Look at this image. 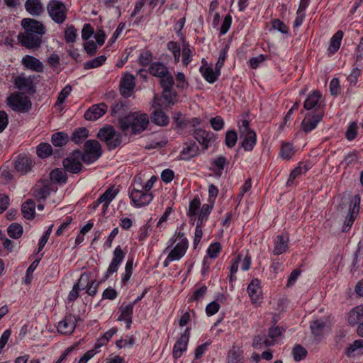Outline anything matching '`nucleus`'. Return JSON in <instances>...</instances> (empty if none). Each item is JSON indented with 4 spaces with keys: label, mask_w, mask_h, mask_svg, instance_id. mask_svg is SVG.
Here are the masks:
<instances>
[{
    "label": "nucleus",
    "mask_w": 363,
    "mask_h": 363,
    "mask_svg": "<svg viewBox=\"0 0 363 363\" xmlns=\"http://www.w3.org/2000/svg\"><path fill=\"white\" fill-rule=\"evenodd\" d=\"M23 233V227L21 224L13 223L10 224L7 228L9 236L13 239L20 238Z\"/></svg>",
    "instance_id": "43"
},
{
    "label": "nucleus",
    "mask_w": 363,
    "mask_h": 363,
    "mask_svg": "<svg viewBox=\"0 0 363 363\" xmlns=\"http://www.w3.org/2000/svg\"><path fill=\"white\" fill-rule=\"evenodd\" d=\"M213 170L216 174L220 175L225 167L228 166L229 162L224 156H219L211 161Z\"/></svg>",
    "instance_id": "39"
},
{
    "label": "nucleus",
    "mask_w": 363,
    "mask_h": 363,
    "mask_svg": "<svg viewBox=\"0 0 363 363\" xmlns=\"http://www.w3.org/2000/svg\"><path fill=\"white\" fill-rule=\"evenodd\" d=\"M199 69L202 73L203 78L211 84L214 83L220 74V70L218 71L216 69V71H213V69L210 67L204 68L201 66Z\"/></svg>",
    "instance_id": "35"
},
{
    "label": "nucleus",
    "mask_w": 363,
    "mask_h": 363,
    "mask_svg": "<svg viewBox=\"0 0 363 363\" xmlns=\"http://www.w3.org/2000/svg\"><path fill=\"white\" fill-rule=\"evenodd\" d=\"M17 39L18 43L23 47L37 50L38 49L42 44V36L37 35L34 33L26 32L24 30V33H20Z\"/></svg>",
    "instance_id": "8"
},
{
    "label": "nucleus",
    "mask_w": 363,
    "mask_h": 363,
    "mask_svg": "<svg viewBox=\"0 0 363 363\" xmlns=\"http://www.w3.org/2000/svg\"><path fill=\"white\" fill-rule=\"evenodd\" d=\"M326 323L322 319L315 320L310 323L311 334L315 337L317 342H319L323 335V331Z\"/></svg>",
    "instance_id": "27"
},
{
    "label": "nucleus",
    "mask_w": 363,
    "mask_h": 363,
    "mask_svg": "<svg viewBox=\"0 0 363 363\" xmlns=\"http://www.w3.org/2000/svg\"><path fill=\"white\" fill-rule=\"evenodd\" d=\"M135 77L131 74H126L120 83V91L123 96H129L135 87Z\"/></svg>",
    "instance_id": "23"
},
{
    "label": "nucleus",
    "mask_w": 363,
    "mask_h": 363,
    "mask_svg": "<svg viewBox=\"0 0 363 363\" xmlns=\"http://www.w3.org/2000/svg\"><path fill=\"white\" fill-rule=\"evenodd\" d=\"M7 104L14 111L27 113L32 106L30 99L23 93H17L10 95L7 98Z\"/></svg>",
    "instance_id": "5"
},
{
    "label": "nucleus",
    "mask_w": 363,
    "mask_h": 363,
    "mask_svg": "<svg viewBox=\"0 0 363 363\" xmlns=\"http://www.w3.org/2000/svg\"><path fill=\"white\" fill-rule=\"evenodd\" d=\"M69 140V136L65 132H57L52 134L51 138L52 143L55 147H62Z\"/></svg>",
    "instance_id": "38"
},
{
    "label": "nucleus",
    "mask_w": 363,
    "mask_h": 363,
    "mask_svg": "<svg viewBox=\"0 0 363 363\" xmlns=\"http://www.w3.org/2000/svg\"><path fill=\"white\" fill-rule=\"evenodd\" d=\"M324 116V111H318L316 113L308 112L301 122L302 130L308 133L315 129Z\"/></svg>",
    "instance_id": "11"
},
{
    "label": "nucleus",
    "mask_w": 363,
    "mask_h": 363,
    "mask_svg": "<svg viewBox=\"0 0 363 363\" xmlns=\"http://www.w3.org/2000/svg\"><path fill=\"white\" fill-rule=\"evenodd\" d=\"M343 37V32L342 30L337 31L330 38V45L328 51L330 54H335L340 48L341 41Z\"/></svg>",
    "instance_id": "34"
},
{
    "label": "nucleus",
    "mask_w": 363,
    "mask_h": 363,
    "mask_svg": "<svg viewBox=\"0 0 363 363\" xmlns=\"http://www.w3.org/2000/svg\"><path fill=\"white\" fill-rule=\"evenodd\" d=\"M272 28L278 30L281 33L287 34L289 28L281 20L276 18L272 21Z\"/></svg>",
    "instance_id": "63"
},
{
    "label": "nucleus",
    "mask_w": 363,
    "mask_h": 363,
    "mask_svg": "<svg viewBox=\"0 0 363 363\" xmlns=\"http://www.w3.org/2000/svg\"><path fill=\"white\" fill-rule=\"evenodd\" d=\"M79 319L78 315L72 313L67 314L65 318L58 323L57 332L63 335L72 334L76 328L77 320Z\"/></svg>",
    "instance_id": "12"
},
{
    "label": "nucleus",
    "mask_w": 363,
    "mask_h": 363,
    "mask_svg": "<svg viewBox=\"0 0 363 363\" xmlns=\"http://www.w3.org/2000/svg\"><path fill=\"white\" fill-rule=\"evenodd\" d=\"M289 238L288 235H278L274 241V247L273 249L274 255H279L285 252L289 247Z\"/></svg>",
    "instance_id": "26"
},
{
    "label": "nucleus",
    "mask_w": 363,
    "mask_h": 363,
    "mask_svg": "<svg viewBox=\"0 0 363 363\" xmlns=\"http://www.w3.org/2000/svg\"><path fill=\"white\" fill-rule=\"evenodd\" d=\"M129 194L134 205L138 207L149 204L153 199L152 193L146 191L140 186H135V183L133 184V190L130 191Z\"/></svg>",
    "instance_id": "7"
},
{
    "label": "nucleus",
    "mask_w": 363,
    "mask_h": 363,
    "mask_svg": "<svg viewBox=\"0 0 363 363\" xmlns=\"http://www.w3.org/2000/svg\"><path fill=\"white\" fill-rule=\"evenodd\" d=\"M159 101L160 99L157 97L154 98L153 106L155 109L152 112L151 120L152 123L157 125L166 126L168 125L169 119L166 113L159 108L160 106V104L158 102Z\"/></svg>",
    "instance_id": "17"
},
{
    "label": "nucleus",
    "mask_w": 363,
    "mask_h": 363,
    "mask_svg": "<svg viewBox=\"0 0 363 363\" xmlns=\"http://www.w3.org/2000/svg\"><path fill=\"white\" fill-rule=\"evenodd\" d=\"M322 95L319 91H313L308 95L303 103V107L306 110L316 113L318 111H323L320 101Z\"/></svg>",
    "instance_id": "15"
},
{
    "label": "nucleus",
    "mask_w": 363,
    "mask_h": 363,
    "mask_svg": "<svg viewBox=\"0 0 363 363\" xmlns=\"http://www.w3.org/2000/svg\"><path fill=\"white\" fill-rule=\"evenodd\" d=\"M167 48L172 53L174 63H178L180 61L182 51L179 43L173 40L169 41L167 44Z\"/></svg>",
    "instance_id": "44"
},
{
    "label": "nucleus",
    "mask_w": 363,
    "mask_h": 363,
    "mask_svg": "<svg viewBox=\"0 0 363 363\" xmlns=\"http://www.w3.org/2000/svg\"><path fill=\"white\" fill-rule=\"evenodd\" d=\"M185 145L180 153V160H189L199 155V148L195 142L186 143Z\"/></svg>",
    "instance_id": "24"
},
{
    "label": "nucleus",
    "mask_w": 363,
    "mask_h": 363,
    "mask_svg": "<svg viewBox=\"0 0 363 363\" xmlns=\"http://www.w3.org/2000/svg\"><path fill=\"white\" fill-rule=\"evenodd\" d=\"M238 140V135L235 130H228L225 133V145L229 147H233Z\"/></svg>",
    "instance_id": "55"
},
{
    "label": "nucleus",
    "mask_w": 363,
    "mask_h": 363,
    "mask_svg": "<svg viewBox=\"0 0 363 363\" xmlns=\"http://www.w3.org/2000/svg\"><path fill=\"white\" fill-rule=\"evenodd\" d=\"M89 284V276L87 273L84 272L81 274L78 281L74 285H78L79 290L86 289Z\"/></svg>",
    "instance_id": "64"
},
{
    "label": "nucleus",
    "mask_w": 363,
    "mask_h": 363,
    "mask_svg": "<svg viewBox=\"0 0 363 363\" xmlns=\"http://www.w3.org/2000/svg\"><path fill=\"white\" fill-rule=\"evenodd\" d=\"M33 167L31 159L26 155H19L14 160V169L21 174H26L30 172Z\"/></svg>",
    "instance_id": "18"
},
{
    "label": "nucleus",
    "mask_w": 363,
    "mask_h": 363,
    "mask_svg": "<svg viewBox=\"0 0 363 363\" xmlns=\"http://www.w3.org/2000/svg\"><path fill=\"white\" fill-rule=\"evenodd\" d=\"M227 363H242L240 354L235 347L230 350L228 352Z\"/></svg>",
    "instance_id": "57"
},
{
    "label": "nucleus",
    "mask_w": 363,
    "mask_h": 363,
    "mask_svg": "<svg viewBox=\"0 0 363 363\" xmlns=\"http://www.w3.org/2000/svg\"><path fill=\"white\" fill-rule=\"evenodd\" d=\"M24 6L26 11L33 16H40L45 11L40 0H26Z\"/></svg>",
    "instance_id": "22"
},
{
    "label": "nucleus",
    "mask_w": 363,
    "mask_h": 363,
    "mask_svg": "<svg viewBox=\"0 0 363 363\" xmlns=\"http://www.w3.org/2000/svg\"><path fill=\"white\" fill-rule=\"evenodd\" d=\"M22 65L27 69L42 72L43 71V63L37 58L31 55H25L22 59Z\"/></svg>",
    "instance_id": "25"
},
{
    "label": "nucleus",
    "mask_w": 363,
    "mask_h": 363,
    "mask_svg": "<svg viewBox=\"0 0 363 363\" xmlns=\"http://www.w3.org/2000/svg\"><path fill=\"white\" fill-rule=\"evenodd\" d=\"M120 315L118 318V321H123V319L131 318L133 315V304H125L123 303L119 308Z\"/></svg>",
    "instance_id": "45"
},
{
    "label": "nucleus",
    "mask_w": 363,
    "mask_h": 363,
    "mask_svg": "<svg viewBox=\"0 0 363 363\" xmlns=\"http://www.w3.org/2000/svg\"><path fill=\"white\" fill-rule=\"evenodd\" d=\"M152 60V54L150 50L142 52L139 56V63L143 66L150 65Z\"/></svg>",
    "instance_id": "62"
},
{
    "label": "nucleus",
    "mask_w": 363,
    "mask_h": 363,
    "mask_svg": "<svg viewBox=\"0 0 363 363\" xmlns=\"http://www.w3.org/2000/svg\"><path fill=\"white\" fill-rule=\"evenodd\" d=\"M193 136L201 145L204 150H207L216 138L214 133L201 128L196 129L194 131Z\"/></svg>",
    "instance_id": "16"
},
{
    "label": "nucleus",
    "mask_w": 363,
    "mask_h": 363,
    "mask_svg": "<svg viewBox=\"0 0 363 363\" xmlns=\"http://www.w3.org/2000/svg\"><path fill=\"white\" fill-rule=\"evenodd\" d=\"M292 354L294 360L296 362H300L306 357L308 351L302 345L296 344L293 347Z\"/></svg>",
    "instance_id": "48"
},
{
    "label": "nucleus",
    "mask_w": 363,
    "mask_h": 363,
    "mask_svg": "<svg viewBox=\"0 0 363 363\" xmlns=\"http://www.w3.org/2000/svg\"><path fill=\"white\" fill-rule=\"evenodd\" d=\"M106 60V57L105 55H100L94 59H92L90 61H88L84 64V68L85 69H90L93 68H96L101 66L105 61Z\"/></svg>",
    "instance_id": "51"
},
{
    "label": "nucleus",
    "mask_w": 363,
    "mask_h": 363,
    "mask_svg": "<svg viewBox=\"0 0 363 363\" xmlns=\"http://www.w3.org/2000/svg\"><path fill=\"white\" fill-rule=\"evenodd\" d=\"M89 135L88 129L85 127L76 128L72 133L69 139L75 144H80Z\"/></svg>",
    "instance_id": "32"
},
{
    "label": "nucleus",
    "mask_w": 363,
    "mask_h": 363,
    "mask_svg": "<svg viewBox=\"0 0 363 363\" xmlns=\"http://www.w3.org/2000/svg\"><path fill=\"white\" fill-rule=\"evenodd\" d=\"M360 197L355 195L350 201L347 220L342 226V231L347 232L354 221L359 211Z\"/></svg>",
    "instance_id": "9"
},
{
    "label": "nucleus",
    "mask_w": 363,
    "mask_h": 363,
    "mask_svg": "<svg viewBox=\"0 0 363 363\" xmlns=\"http://www.w3.org/2000/svg\"><path fill=\"white\" fill-rule=\"evenodd\" d=\"M72 87L69 84L66 85L60 92L56 104H62L72 91Z\"/></svg>",
    "instance_id": "61"
},
{
    "label": "nucleus",
    "mask_w": 363,
    "mask_h": 363,
    "mask_svg": "<svg viewBox=\"0 0 363 363\" xmlns=\"http://www.w3.org/2000/svg\"><path fill=\"white\" fill-rule=\"evenodd\" d=\"M357 129L358 126L356 122L350 123L345 133L346 138L350 141L353 140L357 137Z\"/></svg>",
    "instance_id": "58"
},
{
    "label": "nucleus",
    "mask_w": 363,
    "mask_h": 363,
    "mask_svg": "<svg viewBox=\"0 0 363 363\" xmlns=\"http://www.w3.org/2000/svg\"><path fill=\"white\" fill-rule=\"evenodd\" d=\"M201 208V201L199 198L195 197L189 203V209L187 211V216H194L199 213Z\"/></svg>",
    "instance_id": "50"
},
{
    "label": "nucleus",
    "mask_w": 363,
    "mask_h": 363,
    "mask_svg": "<svg viewBox=\"0 0 363 363\" xmlns=\"http://www.w3.org/2000/svg\"><path fill=\"white\" fill-rule=\"evenodd\" d=\"M133 259H128L125 264V272L122 274L121 281L125 284L130 278L133 273Z\"/></svg>",
    "instance_id": "60"
},
{
    "label": "nucleus",
    "mask_w": 363,
    "mask_h": 363,
    "mask_svg": "<svg viewBox=\"0 0 363 363\" xmlns=\"http://www.w3.org/2000/svg\"><path fill=\"white\" fill-rule=\"evenodd\" d=\"M118 191L113 186L108 187L98 199V203H102L104 210H106L109 203L114 199Z\"/></svg>",
    "instance_id": "29"
},
{
    "label": "nucleus",
    "mask_w": 363,
    "mask_h": 363,
    "mask_svg": "<svg viewBox=\"0 0 363 363\" xmlns=\"http://www.w3.org/2000/svg\"><path fill=\"white\" fill-rule=\"evenodd\" d=\"M160 78V85L163 89V92L167 93L171 91L174 85V80L172 74L169 72H167V74Z\"/></svg>",
    "instance_id": "42"
},
{
    "label": "nucleus",
    "mask_w": 363,
    "mask_h": 363,
    "mask_svg": "<svg viewBox=\"0 0 363 363\" xmlns=\"http://www.w3.org/2000/svg\"><path fill=\"white\" fill-rule=\"evenodd\" d=\"M247 293L252 301L255 303L259 300L262 289L260 287V281L257 279H253L247 286Z\"/></svg>",
    "instance_id": "28"
},
{
    "label": "nucleus",
    "mask_w": 363,
    "mask_h": 363,
    "mask_svg": "<svg viewBox=\"0 0 363 363\" xmlns=\"http://www.w3.org/2000/svg\"><path fill=\"white\" fill-rule=\"evenodd\" d=\"M285 330L282 327L272 326L269 329L267 337L269 342L273 341V345L277 342V340L284 333Z\"/></svg>",
    "instance_id": "47"
},
{
    "label": "nucleus",
    "mask_w": 363,
    "mask_h": 363,
    "mask_svg": "<svg viewBox=\"0 0 363 363\" xmlns=\"http://www.w3.org/2000/svg\"><path fill=\"white\" fill-rule=\"evenodd\" d=\"M182 64L184 66L187 67L192 60V51L190 48L189 43L182 45Z\"/></svg>",
    "instance_id": "52"
},
{
    "label": "nucleus",
    "mask_w": 363,
    "mask_h": 363,
    "mask_svg": "<svg viewBox=\"0 0 363 363\" xmlns=\"http://www.w3.org/2000/svg\"><path fill=\"white\" fill-rule=\"evenodd\" d=\"M123 135L124 134L117 132L113 126L105 125L99 129L96 137L106 144L109 150H113L122 144Z\"/></svg>",
    "instance_id": "2"
},
{
    "label": "nucleus",
    "mask_w": 363,
    "mask_h": 363,
    "mask_svg": "<svg viewBox=\"0 0 363 363\" xmlns=\"http://www.w3.org/2000/svg\"><path fill=\"white\" fill-rule=\"evenodd\" d=\"M125 253L122 250L121 246H117L113 253V258L107 269L106 274L101 279V281H104L108 279L109 276L116 272L119 268V266L125 258Z\"/></svg>",
    "instance_id": "10"
},
{
    "label": "nucleus",
    "mask_w": 363,
    "mask_h": 363,
    "mask_svg": "<svg viewBox=\"0 0 363 363\" xmlns=\"http://www.w3.org/2000/svg\"><path fill=\"white\" fill-rule=\"evenodd\" d=\"M108 109L104 103L95 104L91 106L84 113V118L87 121H96L104 116Z\"/></svg>",
    "instance_id": "20"
},
{
    "label": "nucleus",
    "mask_w": 363,
    "mask_h": 363,
    "mask_svg": "<svg viewBox=\"0 0 363 363\" xmlns=\"http://www.w3.org/2000/svg\"><path fill=\"white\" fill-rule=\"evenodd\" d=\"M64 169L56 168L50 173V178L52 182L56 183H66L67 176Z\"/></svg>",
    "instance_id": "41"
},
{
    "label": "nucleus",
    "mask_w": 363,
    "mask_h": 363,
    "mask_svg": "<svg viewBox=\"0 0 363 363\" xmlns=\"http://www.w3.org/2000/svg\"><path fill=\"white\" fill-rule=\"evenodd\" d=\"M116 332L117 329L116 328H112L106 331L103 337L99 340V342L95 345V349H98L102 345H106Z\"/></svg>",
    "instance_id": "54"
},
{
    "label": "nucleus",
    "mask_w": 363,
    "mask_h": 363,
    "mask_svg": "<svg viewBox=\"0 0 363 363\" xmlns=\"http://www.w3.org/2000/svg\"><path fill=\"white\" fill-rule=\"evenodd\" d=\"M82 151L79 150H74L69 157L62 161L64 169L72 174H78L82 170Z\"/></svg>",
    "instance_id": "6"
},
{
    "label": "nucleus",
    "mask_w": 363,
    "mask_h": 363,
    "mask_svg": "<svg viewBox=\"0 0 363 363\" xmlns=\"http://www.w3.org/2000/svg\"><path fill=\"white\" fill-rule=\"evenodd\" d=\"M52 152V148L49 143H41L36 147L37 155L40 158H47Z\"/></svg>",
    "instance_id": "46"
},
{
    "label": "nucleus",
    "mask_w": 363,
    "mask_h": 363,
    "mask_svg": "<svg viewBox=\"0 0 363 363\" xmlns=\"http://www.w3.org/2000/svg\"><path fill=\"white\" fill-rule=\"evenodd\" d=\"M220 250L221 245L219 242L211 243L207 250V255L209 257L215 259L218 257Z\"/></svg>",
    "instance_id": "59"
},
{
    "label": "nucleus",
    "mask_w": 363,
    "mask_h": 363,
    "mask_svg": "<svg viewBox=\"0 0 363 363\" xmlns=\"http://www.w3.org/2000/svg\"><path fill=\"white\" fill-rule=\"evenodd\" d=\"M47 11L55 23L62 24L67 18L65 4L60 0H50L47 4Z\"/></svg>",
    "instance_id": "4"
},
{
    "label": "nucleus",
    "mask_w": 363,
    "mask_h": 363,
    "mask_svg": "<svg viewBox=\"0 0 363 363\" xmlns=\"http://www.w3.org/2000/svg\"><path fill=\"white\" fill-rule=\"evenodd\" d=\"M35 203L33 200L28 199L23 203L21 211L23 216L27 220H31L35 216Z\"/></svg>",
    "instance_id": "37"
},
{
    "label": "nucleus",
    "mask_w": 363,
    "mask_h": 363,
    "mask_svg": "<svg viewBox=\"0 0 363 363\" xmlns=\"http://www.w3.org/2000/svg\"><path fill=\"white\" fill-rule=\"evenodd\" d=\"M77 29L73 25L67 26L65 30V39L68 43H73L77 35Z\"/></svg>",
    "instance_id": "53"
},
{
    "label": "nucleus",
    "mask_w": 363,
    "mask_h": 363,
    "mask_svg": "<svg viewBox=\"0 0 363 363\" xmlns=\"http://www.w3.org/2000/svg\"><path fill=\"white\" fill-rule=\"evenodd\" d=\"M252 346L258 350L264 347L273 346V341L269 342V339L265 334L257 335L255 337L252 342Z\"/></svg>",
    "instance_id": "36"
},
{
    "label": "nucleus",
    "mask_w": 363,
    "mask_h": 363,
    "mask_svg": "<svg viewBox=\"0 0 363 363\" xmlns=\"http://www.w3.org/2000/svg\"><path fill=\"white\" fill-rule=\"evenodd\" d=\"M206 293L207 287L203 285L194 291L193 295L189 298L188 302L199 301L203 298Z\"/></svg>",
    "instance_id": "56"
},
{
    "label": "nucleus",
    "mask_w": 363,
    "mask_h": 363,
    "mask_svg": "<svg viewBox=\"0 0 363 363\" xmlns=\"http://www.w3.org/2000/svg\"><path fill=\"white\" fill-rule=\"evenodd\" d=\"M84 152H82V161L87 164L96 162L102 155L101 146L96 140H88L84 145Z\"/></svg>",
    "instance_id": "3"
},
{
    "label": "nucleus",
    "mask_w": 363,
    "mask_h": 363,
    "mask_svg": "<svg viewBox=\"0 0 363 363\" xmlns=\"http://www.w3.org/2000/svg\"><path fill=\"white\" fill-rule=\"evenodd\" d=\"M148 72L155 77H162L167 74L168 68L162 62H155L150 65Z\"/></svg>",
    "instance_id": "33"
},
{
    "label": "nucleus",
    "mask_w": 363,
    "mask_h": 363,
    "mask_svg": "<svg viewBox=\"0 0 363 363\" xmlns=\"http://www.w3.org/2000/svg\"><path fill=\"white\" fill-rule=\"evenodd\" d=\"M149 124V118L146 113H139L135 112L128 116L122 117L118 120L119 128L126 136V131L130 128L131 133L138 135L147 129Z\"/></svg>",
    "instance_id": "1"
},
{
    "label": "nucleus",
    "mask_w": 363,
    "mask_h": 363,
    "mask_svg": "<svg viewBox=\"0 0 363 363\" xmlns=\"http://www.w3.org/2000/svg\"><path fill=\"white\" fill-rule=\"evenodd\" d=\"M240 138H243L242 142V147L245 151H251L254 148L256 142L257 136L255 131H248L247 133L240 135Z\"/></svg>",
    "instance_id": "31"
},
{
    "label": "nucleus",
    "mask_w": 363,
    "mask_h": 363,
    "mask_svg": "<svg viewBox=\"0 0 363 363\" xmlns=\"http://www.w3.org/2000/svg\"><path fill=\"white\" fill-rule=\"evenodd\" d=\"M363 318V305L353 308L347 313V322L350 325H355Z\"/></svg>",
    "instance_id": "30"
},
{
    "label": "nucleus",
    "mask_w": 363,
    "mask_h": 363,
    "mask_svg": "<svg viewBox=\"0 0 363 363\" xmlns=\"http://www.w3.org/2000/svg\"><path fill=\"white\" fill-rule=\"evenodd\" d=\"M189 339V328H186L184 333L177 340L173 348V357L175 359L179 358L182 353L186 351Z\"/></svg>",
    "instance_id": "19"
},
{
    "label": "nucleus",
    "mask_w": 363,
    "mask_h": 363,
    "mask_svg": "<svg viewBox=\"0 0 363 363\" xmlns=\"http://www.w3.org/2000/svg\"><path fill=\"white\" fill-rule=\"evenodd\" d=\"M356 351H358V354H363V339L354 340L352 344L345 349V353L347 357H350L355 354Z\"/></svg>",
    "instance_id": "40"
},
{
    "label": "nucleus",
    "mask_w": 363,
    "mask_h": 363,
    "mask_svg": "<svg viewBox=\"0 0 363 363\" xmlns=\"http://www.w3.org/2000/svg\"><path fill=\"white\" fill-rule=\"evenodd\" d=\"M178 236L181 238L180 241L168 254L169 259L172 258L174 261L179 260L185 255L189 246L188 240L184 237V233L179 232Z\"/></svg>",
    "instance_id": "14"
},
{
    "label": "nucleus",
    "mask_w": 363,
    "mask_h": 363,
    "mask_svg": "<svg viewBox=\"0 0 363 363\" xmlns=\"http://www.w3.org/2000/svg\"><path fill=\"white\" fill-rule=\"evenodd\" d=\"M15 86L20 90H25L29 94L35 93L36 89L30 77L18 76L15 79Z\"/></svg>",
    "instance_id": "21"
},
{
    "label": "nucleus",
    "mask_w": 363,
    "mask_h": 363,
    "mask_svg": "<svg viewBox=\"0 0 363 363\" xmlns=\"http://www.w3.org/2000/svg\"><path fill=\"white\" fill-rule=\"evenodd\" d=\"M294 148L291 143H286L282 144L280 150V157L283 160H290L294 156Z\"/></svg>",
    "instance_id": "49"
},
{
    "label": "nucleus",
    "mask_w": 363,
    "mask_h": 363,
    "mask_svg": "<svg viewBox=\"0 0 363 363\" xmlns=\"http://www.w3.org/2000/svg\"><path fill=\"white\" fill-rule=\"evenodd\" d=\"M21 24L26 32H32L42 37L46 33V28L44 24L34 18H25L22 19Z\"/></svg>",
    "instance_id": "13"
}]
</instances>
